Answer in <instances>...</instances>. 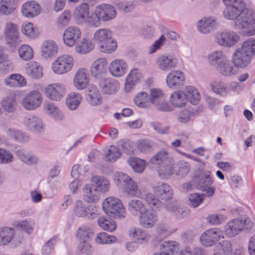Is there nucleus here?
Here are the masks:
<instances>
[{"mask_svg": "<svg viewBox=\"0 0 255 255\" xmlns=\"http://www.w3.org/2000/svg\"><path fill=\"white\" fill-rule=\"evenodd\" d=\"M224 10L225 17L235 19V26L242 30L244 36H252L255 34V13L251 9H245V2H237L231 5H226Z\"/></svg>", "mask_w": 255, "mask_h": 255, "instance_id": "nucleus-1", "label": "nucleus"}, {"mask_svg": "<svg viewBox=\"0 0 255 255\" xmlns=\"http://www.w3.org/2000/svg\"><path fill=\"white\" fill-rule=\"evenodd\" d=\"M255 56V38H249L237 48L232 56V61L237 68H244L251 63Z\"/></svg>", "mask_w": 255, "mask_h": 255, "instance_id": "nucleus-2", "label": "nucleus"}, {"mask_svg": "<svg viewBox=\"0 0 255 255\" xmlns=\"http://www.w3.org/2000/svg\"><path fill=\"white\" fill-rule=\"evenodd\" d=\"M149 163L156 166L160 176H170L173 173L174 160L166 150L157 151L150 158Z\"/></svg>", "mask_w": 255, "mask_h": 255, "instance_id": "nucleus-3", "label": "nucleus"}, {"mask_svg": "<svg viewBox=\"0 0 255 255\" xmlns=\"http://www.w3.org/2000/svg\"><path fill=\"white\" fill-rule=\"evenodd\" d=\"M253 227V223L248 217L236 218L227 223L224 232L228 237H234L245 229L249 230Z\"/></svg>", "mask_w": 255, "mask_h": 255, "instance_id": "nucleus-4", "label": "nucleus"}, {"mask_svg": "<svg viewBox=\"0 0 255 255\" xmlns=\"http://www.w3.org/2000/svg\"><path fill=\"white\" fill-rule=\"evenodd\" d=\"M105 212L114 218L123 219L126 216V210L121 200L118 198L109 197L103 203Z\"/></svg>", "mask_w": 255, "mask_h": 255, "instance_id": "nucleus-5", "label": "nucleus"}, {"mask_svg": "<svg viewBox=\"0 0 255 255\" xmlns=\"http://www.w3.org/2000/svg\"><path fill=\"white\" fill-rule=\"evenodd\" d=\"M73 17L79 24H86L90 27H94L95 19L94 12L90 14L89 6L85 2L77 6L73 12Z\"/></svg>", "mask_w": 255, "mask_h": 255, "instance_id": "nucleus-6", "label": "nucleus"}, {"mask_svg": "<svg viewBox=\"0 0 255 255\" xmlns=\"http://www.w3.org/2000/svg\"><path fill=\"white\" fill-rule=\"evenodd\" d=\"M118 184H122L124 190L128 195L135 197L140 194L137 184L126 174L118 173L116 179Z\"/></svg>", "mask_w": 255, "mask_h": 255, "instance_id": "nucleus-7", "label": "nucleus"}, {"mask_svg": "<svg viewBox=\"0 0 255 255\" xmlns=\"http://www.w3.org/2000/svg\"><path fill=\"white\" fill-rule=\"evenodd\" d=\"M95 23L94 27H98L100 25V21H108L114 18L116 15L114 8L108 4H102L97 6L94 11Z\"/></svg>", "mask_w": 255, "mask_h": 255, "instance_id": "nucleus-8", "label": "nucleus"}, {"mask_svg": "<svg viewBox=\"0 0 255 255\" xmlns=\"http://www.w3.org/2000/svg\"><path fill=\"white\" fill-rule=\"evenodd\" d=\"M43 102L41 94L38 91L34 90L26 94L21 100V105L23 109L33 111L38 108Z\"/></svg>", "mask_w": 255, "mask_h": 255, "instance_id": "nucleus-9", "label": "nucleus"}, {"mask_svg": "<svg viewBox=\"0 0 255 255\" xmlns=\"http://www.w3.org/2000/svg\"><path fill=\"white\" fill-rule=\"evenodd\" d=\"M222 231L217 228L211 229L204 232L200 236L201 244L205 247H212L221 239H224Z\"/></svg>", "mask_w": 255, "mask_h": 255, "instance_id": "nucleus-10", "label": "nucleus"}, {"mask_svg": "<svg viewBox=\"0 0 255 255\" xmlns=\"http://www.w3.org/2000/svg\"><path fill=\"white\" fill-rule=\"evenodd\" d=\"M22 124L27 130L36 134L41 133L45 129V125L42 120L35 116L25 117L22 120Z\"/></svg>", "mask_w": 255, "mask_h": 255, "instance_id": "nucleus-11", "label": "nucleus"}, {"mask_svg": "<svg viewBox=\"0 0 255 255\" xmlns=\"http://www.w3.org/2000/svg\"><path fill=\"white\" fill-rule=\"evenodd\" d=\"M240 41V36L234 32H222L216 37V41L219 45L228 48L235 46Z\"/></svg>", "mask_w": 255, "mask_h": 255, "instance_id": "nucleus-12", "label": "nucleus"}, {"mask_svg": "<svg viewBox=\"0 0 255 255\" xmlns=\"http://www.w3.org/2000/svg\"><path fill=\"white\" fill-rule=\"evenodd\" d=\"M2 32L8 44H15L19 41L20 36L16 23L11 21L6 22L3 26Z\"/></svg>", "mask_w": 255, "mask_h": 255, "instance_id": "nucleus-13", "label": "nucleus"}, {"mask_svg": "<svg viewBox=\"0 0 255 255\" xmlns=\"http://www.w3.org/2000/svg\"><path fill=\"white\" fill-rule=\"evenodd\" d=\"M149 102L153 104L160 111L167 112L170 107L165 102L162 91L159 89L152 88L150 90Z\"/></svg>", "mask_w": 255, "mask_h": 255, "instance_id": "nucleus-14", "label": "nucleus"}, {"mask_svg": "<svg viewBox=\"0 0 255 255\" xmlns=\"http://www.w3.org/2000/svg\"><path fill=\"white\" fill-rule=\"evenodd\" d=\"M138 217L140 226L144 229H150L157 222V216L156 211L146 208Z\"/></svg>", "mask_w": 255, "mask_h": 255, "instance_id": "nucleus-15", "label": "nucleus"}, {"mask_svg": "<svg viewBox=\"0 0 255 255\" xmlns=\"http://www.w3.org/2000/svg\"><path fill=\"white\" fill-rule=\"evenodd\" d=\"M42 9L40 5L34 0H29L23 3L20 7L21 14L27 18H32L39 15Z\"/></svg>", "mask_w": 255, "mask_h": 255, "instance_id": "nucleus-16", "label": "nucleus"}, {"mask_svg": "<svg viewBox=\"0 0 255 255\" xmlns=\"http://www.w3.org/2000/svg\"><path fill=\"white\" fill-rule=\"evenodd\" d=\"M63 91V84L58 83L49 84L44 88L46 96L54 101H59L62 99Z\"/></svg>", "mask_w": 255, "mask_h": 255, "instance_id": "nucleus-17", "label": "nucleus"}, {"mask_svg": "<svg viewBox=\"0 0 255 255\" xmlns=\"http://www.w3.org/2000/svg\"><path fill=\"white\" fill-rule=\"evenodd\" d=\"M90 82V76L87 69L82 68L76 73L73 79L74 87L78 90H83L87 87Z\"/></svg>", "mask_w": 255, "mask_h": 255, "instance_id": "nucleus-18", "label": "nucleus"}, {"mask_svg": "<svg viewBox=\"0 0 255 255\" xmlns=\"http://www.w3.org/2000/svg\"><path fill=\"white\" fill-rule=\"evenodd\" d=\"M108 61L105 58H99L93 63L91 71L92 76L97 79H102L107 73Z\"/></svg>", "mask_w": 255, "mask_h": 255, "instance_id": "nucleus-19", "label": "nucleus"}, {"mask_svg": "<svg viewBox=\"0 0 255 255\" xmlns=\"http://www.w3.org/2000/svg\"><path fill=\"white\" fill-rule=\"evenodd\" d=\"M154 194L162 200H167L172 198L173 191L166 183L158 182L152 186Z\"/></svg>", "mask_w": 255, "mask_h": 255, "instance_id": "nucleus-20", "label": "nucleus"}, {"mask_svg": "<svg viewBox=\"0 0 255 255\" xmlns=\"http://www.w3.org/2000/svg\"><path fill=\"white\" fill-rule=\"evenodd\" d=\"M128 65L122 59H116L109 65V70L111 74L115 77L123 76L127 71Z\"/></svg>", "mask_w": 255, "mask_h": 255, "instance_id": "nucleus-21", "label": "nucleus"}, {"mask_svg": "<svg viewBox=\"0 0 255 255\" xmlns=\"http://www.w3.org/2000/svg\"><path fill=\"white\" fill-rule=\"evenodd\" d=\"M18 6V0H0V15L13 14Z\"/></svg>", "mask_w": 255, "mask_h": 255, "instance_id": "nucleus-22", "label": "nucleus"}, {"mask_svg": "<svg viewBox=\"0 0 255 255\" xmlns=\"http://www.w3.org/2000/svg\"><path fill=\"white\" fill-rule=\"evenodd\" d=\"M58 46L53 40H47L44 41L41 48V52L44 58H52L56 56L58 53Z\"/></svg>", "mask_w": 255, "mask_h": 255, "instance_id": "nucleus-23", "label": "nucleus"}, {"mask_svg": "<svg viewBox=\"0 0 255 255\" xmlns=\"http://www.w3.org/2000/svg\"><path fill=\"white\" fill-rule=\"evenodd\" d=\"M92 186L95 187L100 193L103 194L108 192L110 188L109 180L103 176H93L91 179Z\"/></svg>", "mask_w": 255, "mask_h": 255, "instance_id": "nucleus-24", "label": "nucleus"}, {"mask_svg": "<svg viewBox=\"0 0 255 255\" xmlns=\"http://www.w3.org/2000/svg\"><path fill=\"white\" fill-rule=\"evenodd\" d=\"M12 225L21 232L30 235L35 229V222L32 219L28 218L22 220H16L13 222Z\"/></svg>", "mask_w": 255, "mask_h": 255, "instance_id": "nucleus-25", "label": "nucleus"}, {"mask_svg": "<svg viewBox=\"0 0 255 255\" xmlns=\"http://www.w3.org/2000/svg\"><path fill=\"white\" fill-rule=\"evenodd\" d=\"M184 76L179 70L171 71L167 76L166 82L170 88H174L183 84Z\"/></svg>", "mask_w": 255, "mask_h": 255, "instance_id": "nucleus-26", "label": "nucleus"}, {"mask_svg": "<svg viewBox=\"0 0 255 255\" xmlns=\"http://www.w3.org/2000/svg\"><path fill=\"white\" fill-rule=\"evenodd\" d=\"M81 36L80 30L76 27L70 26L65 30V44L71 47L75 45Z\"/></svg>", "mask_w": 255, "mask_h": 255, "instance_id": "nucleus-27", "label": "nucleus"}, {"mask_svg": "<svg viewBox=\"0 0 255 255\" xmlns=\"http://www.w3.org/2000/svg\"><path fill=\"white\" fill-rule=\"evenodd\" d=\"M21 31L25 37L31 39L36 38L41 33L39 27L30 22L21 25Z\"/></svg>", "mask_w": 255, "mask_h": 255, "instance_id": "nucleus-28", "label": "nucleus"}, {"mask_svg": "<svg viewBox=\"0 0 255 255\" xmlns=\"http://www.w3.org/2000/svg\"><path fill=\"white\" fill-rule=\"evenodd\" d=\"M176 64V59L169 55H161L157 60V67L159 69L164 71H166L171 68H174Z\"/></svg>", "mask_w": 255, "mask_h": 255, "instance_id": "nucleus-29", "label": "nucleus"}, {"mask_svg": "<svg viewBox=\"0 0 255 255\" xmlns=\"http://www.w3.org/2000/svg\"><path fill=\"white\" fill-rule=\"evenodd\" d=\"M99 85L103 92L108 95H112L116 93L120 88L118 82L110 78L102 80Z\"/></svg>", "mask_w": 255, "mask_h": 255, "instance_id": "nucleus-30", "label": "nucleus"}, {"mask_svg": "<svg viewBox=\"0 0 255 255\" xmlns=\"http://www.w3.org/2000/svg\"><path fill=\"white\" fill-rule=\"evenodd\" d=\"M4 84L10 87L21 88L26 85V79L19 74H12L4 80Z\"/></svg>", "mask_w": 255, "mask_h": 255, "instance_id": "nucleus-31", "label": "nucleus"}, {"mask_svg": "<svg viewBox=\"0 0 255 255\" xmlns=\"http://www.w3.org/2000/svg\"><path fill=\"white\" fill-rule=\"evenodd\" d=\"M142 77V75L137 69H133L128 75L125 84V91L130 92Z\"/></svg>", "mask_w": 255, "mask_h": 255, "instance_id": "nucleus-32", "label": "nucleus"}, {"mask_svg": "<svg viewBox=\"0 0 255 255\" xmlns=\"http://www.w3.org/2000/svg\"><path fill=\"white\" fill-rule=\"evenodd\" d=\"M26 74L33 79H39L43 76L42 67L36 62H28L25 68Z\"/></svg>", "mask_w": 255, "mask_h": 255, "instance_id": "nucleus-33", "label": "nucleus"}, {"mask_svg": "<svg viewBox=\"0 0 255 255\" xmlns=\"http://www.w3.org/2000/svg\"><path fill=\"white\" fill-rule=\"evenodd\" d=\"M228 58L227 55L221 50H216L210 53L207 56L209 63L217 68Z\"/></svg>", "mask_w": 255, "mask_h": 255, "instance_id": "nucleus-34", "label": "nucleus"}, {"mask_svg": "<svg viewBox=\"0 0 255 255\" xmlns=\"http://www.w3.org/2000/svg\"><path fill=\"white\" fill-rule=\"evenodd\" d=\"M170 101L174 107H183L187 102V98L185 91L177 90L174 92L170 96Z\"/></svg>", "mask_w": 255, "mask_h": 255, "instance_id": "nucleus-35", "label": "nucleus"}, {"mask_svg": "<svg viewBox=\"0 0 255 255\" xmlns=\"http://www.w3.org/2000/svg\"><path fill=\"white\" fill-rule=\"evenodd\" d=\"M128 211L133 215L138 216L147 208L143 202L139 199H132L128 203Z\"/></svg>", "mask_w": 255, "mask_h": 255, "instance_id": "nucleus-36", "label": "nucleus"}, {"mask_svg": "<svg viewBox=\"0 0 255 255\" xmlns=\"http://www.w3.org/2000/svg\"><path fill=\"white\" fill-rule=\"evenodd\" d=\"M16 154L22 162L28 165L36 164L39 161L38 157L31 151L19 150Z\"/></svg>", "mask_w": 255, "mask_h": 255, "instance_id": "nucleus-37", "label": "nucleus"}, {"mask_svg": "<svg viewBox=\"0 0 255 255\" xmlns=\"http://www.w3.org/2000/svg\"><path fill=\"white\" fill-rule=\"evenodd\" d=\"M14 230L9 227L0 228V246H5L10 243L15 236Z\"/></svg>", "mask_w": 255, "mask_h": 255, "instance_id": "nucleus-38", "label": "nucleus"}, {"mask_svg": "<svg viewBox=\"0 0 255 255\" xmlns=\"http://www.w3.org/2000/svg\"><path fill=\"white\" fill-rule=\"evenodd\" d=\"M236 68L233 63H231L228 58H227L216 69L221 75L229 77L236 74L237 70Z\"/></svg>", "mask_w": 255, "mask_h": 255, "instance_id": "nucleus-39", "label": "nucleus"}, {"mask_svg": "<svg viewBox=\"0 0 255 255\" xmlns=\"http://www.w3.org/2000/svg\"><path fill=\"white\" fill-rule=\"evenodd\" d=\"M84 199L88 202H95L99 200L100 193L89 184L86 185L83 189Z\"/></svg>", "mask_w": 255, "mask_h": 255, "instance_id": "nucleus-40", "label": "nucleus"}, {"mask_svg": "<svg viewBox=\"0 0 255 255\" xmlns=\"http://www.w3.org/2000/svg\"><path fill=\"white\" fill-rule=\"evenodd\" d=\"M194 181L197 183L198 188L211 186L213 183V180L209 171H202L197 176L195 177Z\"/></svg>", "mask_w": 255, "mask_h": 255, "instance_id": "nucleus-41", "label": "nucleus"}, {"mask_svg": "<svg viewBox=\"0 0 255 255\" xmlns=\"http://www.w3.org/2000/svg\"><path fill=\"white\" fill-rule=\"evenodd\" d=\"M216 24L215 19L212 17H205L201 19L198 23L199 30L203 33L210 32Z\"/></svg>", "mask_w": 255, "mask_h": 255, "instance_id": "nucleus-42", "label": "nucleus"}, {"mask_svg": "<svg viewBox=\"0 0 255 255\" xmlns=\"http://www.w3.org/2000/svg\"><path fill=\"white\" fill-rule=\"evenodd\" d=\"M17 52L19 58L24 61H30L34 57L33 49L28 44L20 45L17 48Z\"/></svg>", "mask_w": 255, "mask_h": 255, "instance_id": "nucleus-43", "label": "nucleus"}, {"mask_svg": "<svg viewBox=\"0 0 255 255\" xmlns=\"http://www.w3.org/2000/svg\"><path fill=\"white\" fill-rule=\"evenodd\" d=\"M99 51L104 54H111L115 52L117 48L116 40L112 37L98 45Z\"/></svg>", "mask_w": 255, "mask_h": 255, "instance_id": "nucleus-44", "label": "nucleus"}, {"mask_svg": "<svg viewBox=\"0 0 255 255\" xmlns=\"http://www.w3.org/2000/svg\"><path fill=\"white\" fill-rule=\"evenodd\" d=\"M232 253V244L230 241L225 240L216 246L213 255H231Z\"/></svg>", "mask_w": 255, "mask_h": 255, "instance_id": "nucleus-45", "label": "nucleus"}, {"mask_svg": "<svg viewBox=\"0 0 255 255\" xmlns=\"http://www.w3.org/2000/svg\"><path fill=\"white\" fill-rule=\"evenodd\" d=\"M46 114L55 121L59 122L62 120V112L53 103H47L44 107Z\"/></svg>", "mask_w": 255, "mask_h": 255, "instance_id": "nucleus-46", "label": "nucleus"}, {"mask_svg": "<svg viewBox=\"0 0 255 255\" xmlns=\"http://www.w3.org/2000/svg\"><path fill=\"white\" fill-rule=\"evenodd\" d=\"M129 237L136 242H140L148 240V235L145 231L135 227L131 228L128 231Z\"/></svg>", "mask_w": 255, "mask_h": 255, "instance_id": "nucleus-47", "label": "nucleus"}, {"mask_svg": "<svg viewBox=\"0 0 255 255\" xmlns=\"http://www.w3.org/2000/svg\"><path fill=\"white\" fill-rule=\"evenodd\" d=\"M128 162L133 170L137 173L142 172L146 165L145 160L136 157H129Z\"/></svg>", "mask_w": 255, "mask_h": 255, "instance_id": "nucleus-48", "label": "nucleus"}, {"mask_svg": "<svg viewBox=\"0 0 255 255\" xmlns=\"http://www.w3.org/2000/svg\"><path fill=\"white\" fill-rule=\"evenodd\" d=\"M142 198L149 207V210L156 211V209H159L162 206L160 201L151 193L144 194Z\"/></svg>", "mask_w": 255, "mask_h": 255, "instance_id": "nucleus-49", "label": "nucleus"}, {"mask_svg": "<svg viewBox=\"0 0 255 255\" xmlns=\"http://www.w3.org/2000/svg\"><path fill=\"white\" fill-rule=\"evenodd\" d=\"M179 250V244L175 241H165L160 245V250L166 255H175Z\"/></svg>", "mask_w": 255, "mask_h": 255, "instance_id": "nucleus-50", "label": "nucleus"}, {"mask_svg": "<svg viewBox=\"0 0 255 255\" xmlns=\"http://www.w3.org/2000/svg\"><path fill=\"white\" fill-rule=\"evenodd\" d=\"M97 222L99 226L103 230L109 232H113L116 230L117 227L116 222L108 217L100 216L98 218Z\"/></svg>", "mask_w": 255, "mask_h": 255, "instance_id": "nucleus-51", "label": "nucleus"}, {"mask_svg": "<svg viewBox=\"0 0 255 255\" xmlns=\"http://www.w3.org/2000/svg\"><path fill=\"white\" fill-rule=\"evenodd\" d=\"M1 105L5 111L8 112H13L16 106L14 92H11L9 96L3 98L1 100Z\"/></svg>", "mask_w": 255, "mask_h": 255, "instance_id": "nucleus-52", "label": "nucleus"}, {"mask_svg": "<svg viewBox=\"0 0 255 255\" xmlns=\"http://www.w3.org/2000/svg\"><path fill=\"white\" fill-rule=\"evenodd\" d=\"M113 37V33L108 28H102L97 30L94 34L93 38L97 45Z\"/></svg>", "mask_w": 255, "mask_h": 255, "instance_id": "nucleus-53", "label": "nucleus"}, {"mask_svg": "<svg viewBox=\"0 0 255 255\" xmlns=\"http://www.w3.org/2000/svg\"><path fill=\"white\" fill-rule=\"evenodd\" d=\"M184 91L186 95V98H188L192 104L196 105L198 103L200 96L199 93L194 87L190 86H186Z\"/></svg>", "mask_w": 255, "mask_h": 255, "instance_id": "nucleus-54", "label": "nucleus"}, {"mask_svg": "<svg viewBox=\"0 0 255 255\" xmlns=\"http://www.w3.org/2000/svg\"><path fill=\"white\" fill-rule=\"evenodd\" d=\"M88 96L90 98V102L93 105H98L102 103V99L97 88L91 85L88 89Z\"/></svg>", "mask_w": 255, "mask_h": 255, "instance_id": "nucleus-55", "label": "nucleus"}, {"mask_svg": "<svg viewBox=\"0 0 255 255\" xmlns=\"http://www.w3.org/2000/svg\"><path fill=\"white\" fill-rule=\"evenodd\" d=\"M94 47V44L88 38H83L78 46L76 47V51L79 53H86L91 51Z\"/></svg>", "mask_w": 255, "mask_h": 255, "instance_id": "nucleus-56", "label": "nucleus"}, {"mask_svg": "<svg viewBox=\"0 0 255 255\" xmlns=\"http://www.w3.org/2000/svg\"><path fill=\"white\" fill-rule=\"evenodd\" d=\"M82 97L80 94L71 93L67 97V106L71 110H75L79 106Z\"/></svg>", "mask_w": 255, "mask_h": 255, "instance_id": "nucleus-57", "label": "nucleus"}, {"mask_svg": "<svg viewBox=\"0 0 255 255\" xmlns=\"http://www.w3.org/2000/svg\"><path fill=\"white\" fill-rule=\"evenodd\" d=\"M92 234V230L89 227L82 226L77 231L76 238L80 242H87Z\"/></svg>", "mask_w": 255, "mask_h": 255, "instance_id": "nucleus-58", "label": "nucleus"}, {"mask_svg": "<svg viewBox=\"0 0 255 255\" xmlns=\"http://www.w3.org/2000/svg\"><path fill=\"white\" fill-rule=\"evenodd\" d=\"M134 103L138 107L145 108L149 106L150 102L148 94L145 92L137 94L134 100Z\"/></svg>", "mask_w": 255, "mask_h": 255, "instance_id": "nucleus-59", "label": "nucleus"}, {"mask_svg": "<svg viewBox=\"0 0 255 255\" xmlns=\"http://www.w3.org/2000/svg\"><path fill=\"white\" fill-rule=\"evenodd\" d=\"M212 91L217 95L224 96L227 94L228 88L227 85L222 81H214L211 84Z\"/></svg>", "mask_w": 255, "mask_h": 255, "instance_id": "nucleus-60", "label": "nucleus"}, {"mask_svg": "<svg viewBox=\"0 0 255 255\" xmlns=\"http://www.w3.org/2000/svg\"><path fill=\"white\" fill-rule=\"evenodd\" d=\"M117 239L115 236L108 235L105 232L98 234L95 238V242L99 244L115 243Z\"/></svg>", "mask_w": 255, "mask_h": 255, "instance_id": "nucleus-61", "label": "nucleus"}, {"mask_svg": "<svg viewBox=\"0 0 255 255\" xmlns=\"http://www.w3.org/2000/svg\"><path fill=\"white\" fill-rule=\"evenodd\" d=\"M52 70L57 74H62L64 72V55L56 58L52 64Z\"/></svg>", "mask_w": 255, "mask_h": 255, "instance_id": "nucleus-62", "label": "nucleus"}, {"mask_svg": "<svg viewBox=\"0 0 255 255\" xmlns=\"http://www.w3.org/2000/svg\"><path fill=\"white\" fill-rule=\"evenodd\" d=\"M136 148L138 151L143 154H147L152 152V145L147 140H139L137 142Z\"/></svg>", "mask_w": 255, "mask_h": 255, "instance_id": "nucleus-63", "label": "nucleus"}, {"mask_svg": "<svg viewBox=\"0 0 255 255\" xmlns=\"http://www.w3.org/2000/svg\"><path fill=\"white\" fill-rule=\"evenodd\" d=\"M121 155V153L117 147L114 145H111L105 156V160L110 162H114L117 159L119 158Z\"/></svg>", "mask_w": 255, "mask_h": 255, "instance_id": "nucleus-64", "label": "nucleus"}]
</instances>
